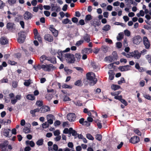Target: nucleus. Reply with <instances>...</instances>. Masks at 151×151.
<instances>
[{
  "mask_svg": "<svg viewBox=\"0 0 151 151\" xmlns=\"http://www.w3.org/2000/svg\"><path fill=\"white\" fill-rule=\"evenodd\" d=\"M86 78L89 81V83L91 86L95 84L97 81L95 78L94 73L92 72H89L86 74Z\"/></svg>",
  "mask_w": 151,
  "mask_h": 151,
  "instance_id": "nucleus-1",
  "label": "nucleus"
},
{
  "mask_svg": "<svg viewBox=\"0 0 151 151\" xmlns=\"http://www.w3.org/2000/svg\"><path fill=\"white\" fill-rule=\"evenodd\" d=\"M65 57L67 62L69 64L73 63H75L74 55L71 53H66L65 54Z\"/></svg>",
  "mask_w": 151,
  "mask_h": 151,
  "instance_id": "nucleus-2",
  "label": "nucleus"
},
{
  "mask_svg": "<svg viewBox=\"0 0 151 151\" xmlns=\"http://www.w3.org/2000/svg\"><path fill=\"white\" fill-rule=\"evenodd\" d=\"M42 68L45 71L49 72L55 70L56 69V67L51 64L42 65Z\"/></svg>",
  "mask_w": 151,
  "mask_h": 151,
  "instance_id": "nucleus-3",
  "label": "nucleus"
},
{
  "mask_svg": "<svg viewBox=\"0 0 151 151\" xmlns=\"http://www.w3.org/2000/svg\"><path fill=\"white\" fill-rule=\"evenodd\" d=\"M132 40L133 43L134 44L138 45L142 42V39L140 36L137 35L133 37L132 39Z\"/></svg>",
  "mask_w": 151,
  "mask_h": 151,
  "instance_id": "nucleus-4",
  "label": "nucleus"
},
{
  "mask_svg": "<svg viewBox=\"0 0 151 151\" xmlns=\"http://www.w3.org/2000/svg\"><path fill=\"white\" fill-rule=\"evenodd\" d=\"M18 37L17 39L18 42L20 43H23L25 39V35L24 32H20L18 33Z\"/></svg>",
  "mask_w": 151,
  "mask_h": 151,
  "instance_id": "nucleus-5",
  "label": "nucleus"
},
{
  "mask_svg": "<svg viewBox=\"0 0 151 151\" xmlns=\"http://www.w3.org/2000/svg\"><path fill=\"white\" fill-rule=\"evenodd\" d=\"M43 7L45 9H50L51 7V9H61L60 7L57 4H52L50 6L49 5H44Z\"/></svg>",
  "mask_w": 151,
  "mask_h": 151,
  "instance_id": "nucleus-6",
  "label": "nucleus"
},
{
  "mask_svg": "<svg viewBox=\"0 0 151 151\" xmlns=\"http://www.w3.org/2000/svg\"><path fill=\"white\" fill-rule=\"evenodd\" d=\"M131 56L132 58H134L136 59H139L141 56V53L137 50H136L131 52Z\"/></svg>",
  "mask_w": 151,
  "mask_h": 151,
  "instance_id": "nucleus-7",
  "label": "nucleus"
},
{
  "mask_svg": "<svg viewBox=\"0 0 151 151\" xmlns=\"http://www.w3.org/2000/svg\"><path fill=\"white\" fill-rule=\"evenodd\" d=\"M142 41L146 49H148L150 46V41L147 38L146 36H144L143 37Z\"/></svg>",
  "mask_w": 151,
  "mask_h": 151,
  "instance_id": "nucleus-8",
  "label": "nucleus"
},
{
  "mask_svg": "<svg viewBox=\"0 0 151 151\" xmlns=\"http://www.w3.org/2000/svg\"><path fill=\"white\" fill-rule=\"evenodd\" d=\"M68 120L70 122H73L75 121L76 118L75 114L73 113H69L67 116Z\"/></svg>",
  "mask_w": 151,
  "mask_h": 151,
  "instance_id": "nucleus-9",
  "label": "nucleus"
},
{
  "mask_svg": "<svg viewBox=\"0 0 151 151\" xmlns=\"http://www.w3.org/2000/svg\"><path fill=\"white\" fill-rule=\"evenodd\" d=\"M46 117L47 122L50 124H52L53 123V119H55L54 116L51 114H49L47 115Z\"/></svg>",
  "mask_w": 151,
  "mask_h": 151,
  "instance_id": "nucleus-10",
  "label": "nucleus"
},
{
  "mask_svg": "<svg viewBox=\"0 0 151 151\" xmlns=\"http://www.w3.org/2000/svg\"><path fill=\"white\" fill-rule=\"evenodd\" d=\"M139 137L137 136H134L131 138L129 141L130 142L133 144H135L139 142Z\"/></svg>",
  "mask_w": 151,
  "mask_h": 151,
  "instance_id": "nucleus-11",
  "label": "nucleus"
},
{
  "mask_svg": "<svg viewBox=\"0 0 151 151\" xmlns=\"http://www.w3.org/2000/svg\"><path fill=\"white\" fill-rule=\"evenodd\" d=\"M24 19L28 20L30 19L33 17L32 14L28 11H26L24 14Z\"/></svg>",
  "mask_w": 151,
  "mask_h": 151,
  "instance_id": "nucleus-12",
  "label": "nucleus"
},
{
  "mask_svg": "<svg viewBox=\"0 0 151 151\" xmlns=\"http://www.w3.org/2000/svg\"><path fill=\"white\" fill-rule=\"evenodd\" d=\"M50 110V109L49 107L48 106H45L41 108L40 109V111L41 113H45Z\"/></svg>",
  "mask_w": 151,
  "mask_h": 151,
  "instance_id": "nucleus-13",
  "label": "nucleus"
},
{
  "mask_svg": "<svg viewBox=\"0 0 151 151\" xmlns=\"http://www.w3.org/2000/svg\"><path fill=\"white\" fill-rule=\"evenodd\" d=\"M44 39L46 40L49 42H52L53 41V39L52 36L49 34L45 35L44 37Z\"/></svg>",
  "mask_w": 151,
  "mask_h": 151,
  "instance_id": "nucleus-14",
  "label": "nucleus"
},
{
  "mask_svg": "<svg viewBox=\"0 0 151 151\" xmlns=\"http://www.w3.org/2000/svg\"><path fill=\"white\" fill-rule=\"evenodd\" d=\"M130 66L129 65H126L124 66H120L119 69L121 71H126L130 69Z\"/></svg>",
  "mask_w": 151,
  "mask_h": 151,
  "instance_id": "nucleus-15",
  "label": "nucleus"
},
{
  "mask_svg": "<svg viewBox=\"0 0 151 151\" xmlns=\"http://www.w3.org/2000/svg\"><path fill=\"white\" fill-rule=\"evenodd\" d=\"M8 42V40L5 37H2L0 39V43L2 45H6L7 44Z\"/></svg>",
  "mask_w": 151,
  "mask_h": 151,
  "instance_id": "nucleus-16",
  "label": "nucleus"
},
{
  "mask_svg": "<svg viewBox=\"0 0 151 151\" xmlns=\"http://www.w3.org/2000/svg\"><path fill=\"white\" fill-rule=\"evenodd\" d=\"M50 29L54 36L56 37L58 36V32L57 30L54 28L51 27H50Z\"/></svg>",
  "mask_w": 151,
  "mask_h": 151,
  "instance_id": "nucleus-17",
  "label": "nucleus"
},
{
  "mask_svg": "<svg viewBox=\"0 0 151 151\" xmlns=\"http://www.w3.org/2000/svg\"><path fill=\"white\" fill-rule=\"evenodd\" d=\"M14 24L12 23H8L6 25V27L9 30H12V29H15Z\"/></svg>",
  "mask_w": 151,
  "mask_h": 151,
  "instance_id": "nucleus-18",
  "label": "nucleus"
},
{
  "mask_svg": "<svg viewBox=\"0 0 151 151\" xmlns=\"http://www.w3.org/2000/svg\"><path fill=\"white\" fill-rule=\"evenodd\" d=\"M74 57L75 61L78 62L81 58V55L80 53H76L75 54Z\"/></svg>",
  "mask_w": 151,
  "mask_h": 151,
  "instance_id": "nucleus-19",
  "label": "nucleus"
},
{
  "mask_svg": "<svg viewBox=\"0 0 151 151\" xmlns=\"http://www.w3.org/2000/svg\"><path fill=\"white\" fill-rule=\"evenodd\" d=\"M91 51V49L88 48H85L81 51L82 54H88L90 53V51Z\"/></svg>",
  "mask_w": 151,
  "mask_h": 151,
  "instance_id": "nucleus-20",
  "label": "nucleus"
},
{
  "mask_svg": "<svg viewBox=\"0 0 151 151\" xmlns=\"http://www.w3.org/2000/svg\"><path fill=\"white\" fill-rule=\"evenodd\" d=\"M40 111V109L38 108H37L34 110H31L30 111V113L32 114V117H35L36 116L35 113L37 112Z\"/></svg>",
  "mask_w": 151,
  "mask_h": 151,
  "instance_id": "nucleus-21",
  "label": "nucleus"
},
{
  "mask_svg": "<svg viewBox=\"0 0 151 151\" xmlns=\"http://www.w3.org/2000/svg\"><path fill=\"white\" fill-rule=\"evenodd\" d=\"M84 40L86 42L88 43L90 41L89 35L88 34H86L83 37Z\"/></svg>",
  "mask_w": 151,
  "mask_h": 151,
  "instance_id": "nucleus-22",
  "label": "nucleus"
},
{
  "mask_svg": "<svg viewBox=\"0 0 151 151\" xmlns=\"http://www.w3.org/2000/svg\"><path fill=\"white\" fill-rule=\"evenodd\" d=\"M124 37V35L123 33V32H120L119 33L117 36V39L118 41H120Z\"/></svg>",
  "mask_w": 151,
  "mask_h": 151,
  "instance_id": "nucleus-23",
  "label": "nucleus"
},
{
  "mask_svg": "<svg viewBox=\"0 0 151 151\" xmlns=\"http://www.w3.org/2000/svg\"><path fill=\"white\" fill-rule=\"evenodd\" d=\"M10 131V130L9 129H4V135L6 137H10L9 133Z\"/></svg>",
  "mask_w": 151,
  "mask_h": 151,
  "instance_id": "nucleus-24",
  "label": "nucleus"
},
{
  "mask_svg": "<svg viewBox=\"0 0 151 151\" xmlns=\"http://www.w3.org/2000/svg\"><path fill=\"white\" fill-rule=\"evenodd\" d=\"M113 59V57L110 56L106 57L105 58L106 61L109 62V63L112 62Z\"/></svg>",
  "mask_w": 151,
  "mask_h": 151,
  "instance_id": "nucleus-25",
  "label": "nucleus"
},
{
  "mask_svg": "<svg viewBox=\"0 0 151 151\" xmlns=\"http://www.w3.org/2000/svg\"><path fill=\"white\" fill-rule=\"evenodd\" d=\"M26 144L27 145H29L31 147H33L35 145L34 142L32 141H27L26 142Z\"/></svg>",
  "mask_w": 151,
  "mask_h": 151,
  "instance_id": "nucleus-26",
  "label": "nucleus"
},
{
  "mask_svg": "<svg viewBox=\"0 0 151 151\" xmlns=\"http://www.w3.org/2000/svg\"><path fill=\"white\" fill-rule=\"evenodd\" d=\"M110 26L109 25L107 24L104 26L102 29L104 31H107L110 30Z\"/></svg>",
  "mask_w": 151,
  "mask_h": 151,
  "instance_id": "nucleus-27",
  "label": "nucleus"
},
{
  "mask_svg": "<svg viewBox=\"0 0 151 151\" xmlns=\"http://www.w3.org/2000/svg\"><path fill=\"white\" fill-rule=\"evenodd\" d=\"M109 78L110 80H112L114 77V74L112 70H110L109 72Z\"/></svg>",
  "mask_w": 151,
  "mask_h": 151,
  "instance_id": "nucleus-28",
  "label": "nucleus"
},
{
  "mask_svg": "<svg viewBox=\"0 0 151 151\" xmlns=\"http://www.w3.org/2000/svg\"><path fill=\"white\" fill-rule=\"evenodd\" d=\"M26 98L31 100H33L35 99V96L32 94H28L26 96Z\"/></svg>",
  "mask_w": 151,
  "mask_h": 151,
  "instance_id": "nucleus-29",
  "label": "nucleus"
},
{
  "mask_svg": "<svg viewBox=\"0 0 151 151\" xmlns=\"http://www.w3.org/2000/svg\"><path fill=\"white\" fill-rule=\"evenodd\" d=\"M74 84L76 86H82V83L81 80H79L76 81L75 82Z\"/></svg>",
  "mask_w": 151,
  "mask_h": 151,
  "instance_id": "nucleus-30",
  "label": "nucleus"
},
{
  "mask_svg": "<svg viewBox=\"0 0 151 151\" xmlns=\"http://www.w3.org/2000/svg\"><path fill=\"white\" fill-rule=\"evenodd\" d=\"M124 33L125 35L127 37H129L131 35V32L128 29H126L124 30Z\"/></svg>",
  "mask_w": 151,
  "mask_h": 151,
  "instance_id": "nucleus-31",
  "label": "nucleus"
},
{
  "mask_svg": "<svg viewBox=\"0 0 151 151\" xmlns=\"http://www.w3.org/2000/svg\"><path fill=\"white\" fill-rule=\"evenodd\" d=\"M43 139H41L38 140L36 142V144L37 145L39 146L42 145H43Z\"/></svg>",
  "mask_w": 151,
  "mask_h": 151,
  "instance_id": "nucleus-32",
  "label": "nucleus"
},
{
  "mask_svg": "<svg viewBox=\"0 0 151 151\" xmlns=\"http://www.w3.org/2000/svg\"><path fill=\"white\" fill-rule=\"evenodd\" d=\"M92 19V16L91 15L88 14L87 15L85 19V20L86 21H89L91 20Z\"/></svg>",
  "mask_w": 151,
  "mask_h": 151,
  "instance_id": "nucleus-33",
  "label": "nucleus"
},
{
  "mask_svg": "<svg viewBox=\"0 0 151 151\" xmlns=\"http://www.w3.org/2000/svg\"><path fill=\"white\" fill-rule=\"evenodd\" d=\"M11 122L10 120L7 119L6 120H4V119L1 120L0 122V123L5 124L6 123H10Z\"/></svg>",
  "mask_w": 151,
  "mask_h": 151,
  "instance_id": "nucleus-34",
  "label": "nucleus"
},
{
  "mask_svg": "<svg viewBox=\"0 0 151 151\" xmlns=\"http://www.w3.org/2000/svg\"><path fill=\"white\" fill-rule=\"evenodd\" d=\"M50 61L51 63L55 64L56 63V59L55 57H50Z\"/></svg>",
  "mask_w": 151,
  "mask_h": 151,
  "instance_id": "nucleus-35",
  "label": "nucleus"
},
{
  "mask_svg": "<svg viewBox=\"0 0 151 151\" xmlns=\"http://www.w3.org/2000/svg\"><path fill=\"white\" fill-rule=\"evenodd\" d=\"M16 0H8V2L10 6H12L16 3Z\"/></svg>",
  "mask_w": 151,
  "mask_h": 151,
  "instance_id": "nucleus-36",
  "label": "nucleus"
},
{
  "mask_svg": "<svg viewBox=\"0 0 151 151\" xmlns=\"http://www.w3.org/2000/svg\"><path fill=\"white\" fill-rule=\"evenodd\" d=\"M49 124H50L47 122H45V123H43L42 124V127L44 128H46L49 127Z\"/></svg>",
  "mask_w": 151,
  "mask_h": 151,
  "instance_id": "nucleus-37",
  "label": "nucleus"
},
{
  "mask_svg": "<svg viewBox=\"0 0 151 151\" xmlns=\"http://www.w3.org/2000/svg\"><path fill=\"white\" fill-rule=\"evenodd\" d=\"M25 82L24 83V85L26 86H29L31 83V80L30 79L29 80H25Z\"/></svg>",
  "mask_w": 151,
  "mask_h": 151,
  "instance_id": "nucleus-38",
  "label": "nucleus"
},
{
  "mask_svg": "<svg viewBox=\"0 0 151 151\" xmlns=\"http://www.w3.org/2000/svg\"><path fill=\"white\" fill-rule=\"evenodd\" d=\"M120 87V86L117 85H113L111 86L112 89L116 90L118 89Z\"/></svg>",
  "mask_w": 151,
  "mask_h": 151,
  "instance_id": "nucleus-39",
  "label": "nucleus"
},
{
  "mask_svg": "<svg viewBox=\"0 0 151 151\" xmlns=\"http://www.w3.org/2000/svg\"><path fill=\"white\" fill-rule=\"evenodd\" d=\"M58 54L59 55V56H58V58L61 61L63 60V58H62V56L63 55V52H58Z\"/></svg>",
  "mask_w": 151,
  "mask_h": 151,
  "instance_id": "nucleus-40",
  "label": "nucleus"
},
{
  "mask_svg": "<svg viewBox=\"0 0 151 151\" xmlns=\"http://www.w3.org/2000/svg\"><path fill=\"white\" fill-rule=\"evenodd\" d=\"M96 139L99 141H101L102 139V136L101 134H97L96 135Z\"/></svg>",
  "mask_w": 151,
  "mask_h": 151,
  "instance_id": "nucleus-41",
  "label": "nucleus"
},
{
  "mask_svg": "<svg viewBox=\"0 0 151 151\" xmlns=\"http://www.w3.org/2000/svg\"><path fill=\"white\" fill-rule=\"evenodd\" d=\"M145 13V12L142 10H141L139 13H138L137 15L138 17H139L140 16H143Z\"/></svg>",
  "mask_w": 151,
  "mask_h": 151,
  "instance_id": "nucleus-42",
  "label": "nucleus"
},
{
  "mask_svg": "<svg viewBox=\"0 0 151 151\" xmlns=\"http://www.w3.org/2000/svg\"><path fill=\"white\" fill-rule=\"evenodd\" d=\"M112 55H113V58L114 59L117 60L118 58V56L116 52L115 51L113 52L112 53Z\"/></svg>",
  "mask_w": 151,
  "mask_h": 151,
  "instance_id": "nucleus-43",
  "label": "nucleus"
},
{
  "mask_svg": "<svg viewBox=\"0 0 151 151\" xmlns=\"http://www.w3.org/2000/svg\"><path fill=\"white\" fill-rule=\"evenodd\" d=\"M84 42V40H80L79 41H77L75 45L77 46H78L80 45H81Z\"/></svg>",
  "mask_w": 151,
  "mask_h": 151,
  "instance_id": "nucleus-44",
  "label": "nucleus"
},
{
  "mask_svg": "<svg viewBox=\"0 0 151 151\" xmlns=\"http://www.w3.org/2000/svg\"><path fill=\"white\" fill-rule=\"evenodd\" d=\"M91 25L94 26L95 27H96V26H98L99 25V23H98L96 21H91Z\"/></svg>",
  "mask_w": 151,
  "mask_h": 151,
  "instance_id": "nucleus-45",
  "label": "nucleus"
},
{
  "mask_svg": "<svg viewBox=\"0 0 151 151\" xmlns=\"http://www.w3.org/2000/svg\"><path fill=\"white\" fill-rule=\"evenodd\" d=\"M36 104L38 106L40 107L43 105V102L42 101H37L36 102Z\"/></svg>",
  "mask_w": 151,
  "mask_h": 151,
  "instance_id": "nucleus-46",
  "label": "nucleus"
},
{
  "mask_svg": "<svg viewBox=\"0 0 151 151\" xmlns=\"http://www.w3.org/2000/svg\"><path fill=\"white\" fill-rule=\"evenodd\" d=\"M23 131L25 133H29L30 132V130L28 128L25 127L23 129Z\"/></svg>",
  "mask_w": 151,
  "mask_h": 151,
  "instance_id": "nucleus-47",
  "label": "nucleus"
},
{
  "mask_svg": "<svg viewBox=\"0 0 151 151\" xmlns=\"http://www.w3.org/2000/svg\"><path fill=\"white\" fill-rule=\"evenodd\" d=\"M87 138L89 139L93 140L94 139L93 137L90 134H86Z\"/></svg>",
  "mask_w": 151,
  "mask_h": 151,
  "instance_id": "nucleus-48",
  "label": "nucleus"
},
{
  "mask_svg": "<svg viewBox=\"0 0 151 151\" xmlns=\"http://www.w3.org/2000/svg\"><path fill=\"white\" fill-rule=\"evenodd\" d=\"M54 135L55 136L60 135V131L59 130H57L53 132Z\"/></svg>",
  "mask_w": 151,
  "mask_h": 151,
  "instance_id": "nucleus-49",
  "label": "nucleus"
},
{
  "mask_svg": "<svg viewBox=\"0 0 151 151\" xmlns=\"http://www.w3.org/2000/svg\"><path fill=\"white\" fill-rule=\"evenodd\" d=\"M102 48L104 52L106 53L107 52L108 50V47H107L105 45L103 46L102 47Z\"/></svg>",
  "mask_w": 151,
  "mask_h": 151,
  "instance_id": "nucleus-50",
  "label": "nucleus"
},
{
  "mask_svg": "<svg viewBox=\"0 0 151 151\" xmlns=\"http://www.w3.org/2000/svg\"><path fill=\"white\" fill-rule=\"evenodd\" d=\"M146 58L148 62L150 63H151V55H148L146 56Z\"/></svg>",
  "mask_w": 151,
  "mask_h": 151,
  "instance_id": "nucleus-51",
  "label": "nucleus"
},
{
  "mask_svg": "<svg viewBox=\"0 0 151 151\" xmlns=\"http://www.w3.org/2000/svg\"><path fill=\"white\" fill-rule=\"evenodd\" d=\"M69 20L68 18L63 19L62 21V23L64 24H66L69 23Z\"/></svg>",
  "mask_w": 151,
  "mask_h": 151,
  "instance_id": "nucleus-52",
  "label": "nucleus"
},
{
  "mask_svg": "<svg viewBox=\"0 0 151 151\" xmlns=\"http://www.w3.org/2000/svg\"><path fill=\"white\" fill-rule=\"evenodd\" d=\"M125 83L124 79L123 78H122L120 80L118 81V84L119 85L123 83Z\"/></svg>",
  "mask_w": 151,
  "mask_h": 151,
  "instance_id": "nucleus-53",
  "label": "nucleus"
},
{
  "mask_svg": "<svg viewBox=\"0 0 151 151\" xmlns=\"http://www.w3.org/2000/svg\"><path fill=\"white\" fill-rule=\"evenodd\" d=\"M116 47L118 48H121L122 47V43L120 42H117L116 43Z\"/></svg>",
  "mask_w": 151,
  "mask_h": 151,
  "instance_id": "nucleus-54",
  "label": "nucleus"
},
{
  "mask_svg": "<svg viewBox=\"0 0 151 151\" xmlns=\"http://www.w3.org/2000/svg\"><path fill=\"white\" fill-rule=\"evenodd\" d=\"M35 38L36 39H37L39 41V42L40 43H42V38L40 36V35H39L35 37Z\"/></svg>",
  "mask_w": 151,
  "mask_h": 151,
  "instance_id": "nucleus-55",
  "label": "nucleus"
},
{
  "mask_svg": "<svg viewBox=\"0 0 151 151\" xmlns=\"http://www.w3.org/2000/svg\"><path fill=\"white\" fill-rule=\"evenodd\" d=\"M46 58V56L45 55L42 56L40 58V60L41 62L42 63L45 60Z\"/></svg>",
  "mask_w": 151,
  "mask_h": 151,
  "instance_id": "nucleus-56",
  "label": "nucleus"
},
{
  "mask_svg": "<svg viewBox=\"0 0 151 151\" xmlns=\"http://www.w3.org/2000/svg\"><path fill=\"white\" fill-rule=\"evenodd\" d=\"M6 146L4 145L0 144L1 150V151H5L6 150Z\"/></svg>",
  "mask_w": 151,
  "mask_h": 151,
  "instance_id": "nucleus-57",
  "label": "nucleus"
},
{
  "mask_svg": "<svg viewBox=\"0 0 151 151\" xmlns=\"http://www.w3.org/2000/svg\"><path fill=\"white\" fill-rule=\"evenodd\" d=\"M134 132L138 135L141 136V132L138 129H134Z\"/></svg>",
  "mask_w": 151,
  "mask_h": 151,
  "instance_id": "nucleus-58",
  "label": "nucleus"
},
{
  "mask_svg": "<svg viewBox=\"0 0 151 151\" xmlns=\"http://www.w3.org/2000/svg\"><path fill=\"white\" fill-rule=\"evenodd\" d=\"M12 86L13 88H16L17 86V82L16 81H13L12 82Z\"/></svg>",
  "mask_w": 151,
  "mask_h": 151,
  "instance_id": "nucleus-59",
  "label": "nucleus"
},
{
  "mask_svg": "<svg viewBox=\"0 0 151 151\" xmlns=\"http://www.w3.org/2000/svg\"><path fill=\"white\" fill-rule=\"evenodd\" d=\"M61 138V137L60 135L57 136L56 137L54 138L55 141L57 142L59 141Z\"/></svg>",
  "mask_w": 151,
  "mask_h": 151,
  "instance_id": "nucleus-60",
  "label": "nucleus"
},
{
  "mask_svg": "<svg viewBox=\"0 0 151 151\" xmlns=\"http://www.w3.org/2000/svg\"><path fill=\"white\" fill-rule=\"evenodd\" d=\"M67 95H65L64 97L63 101H68L71 100V99H70L69 97L67 96Z\"/></svg>",
  "mask_w": 151,
  "mask_h": 151,
  "instance_id": "nucleus-61",
  "label": "nucleus"
},
{
  "mask_svg": "<svg viewBox=\"0 0 151 151\" xmlns=\"http://www.w3.org/2000/svg\"><path fill=\"white\" fill-rule=\"evenodd\" d=\"M144 97L146 99L148 100H151V96H150L149 95H144Z\"/></svg>",
  "mask_w": 151,
  "mask_h": 151,
  "instance_id": "nucleus-62",
  "label": "nucleus"
},
{
  "mask_svg": "<svg viewBox=\"0 0 151 151\" xmlns=\"http://www.w3.org/2000/svg\"><path fill=\"white\" fill-rule=\"evenodd\" d=\"M53 149L55 151H58V146L56 144H54L53 145Z\"/></svg>",
  "mask_w": 151,
  "mask_h": 151,
  "instance_id": "nucleus-63",
  "label": "nucleus"
},
{
  "mask_svg": "<svg viewBox=\"0 0 151 151\" xmlns=\"http://www.w3.org/2000/svg\"><path fill=\"white\" fill-rule=\"evenodd\" d=\"M33 32L35 35L34 37L39 35L38 34L37 30L36 29H34Z\"/></svg>",
  "mask_w": 151,
  "mask_h": 151,
  "instance_id": "nucleus-64",
  "label": "nucleus"
}]
</instances>
